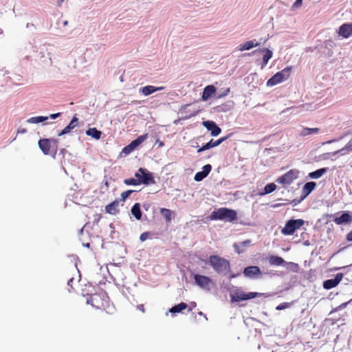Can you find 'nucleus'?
Wrapping results in <instances>:
<instances>
[{
	"label": "nucleus",
	"mask_w": 352,
	"mask_h": 352,
	"mask_svg": "<svg viewBox=\"0 0 352 352\" xmlns=\"http://www.w3.org/2000/svg\"><path fill=\"white\" fill-rule=\"evenodd\" d=\"M48 119V117L45 116H36L29 118L27 122L31 124H38L44 122Z\"/></svg>",
	"instance_id": "473e14b6"
},
{
	"label": "nucleus",
	"mask_w": 352,
	"mask_h": 352,
	"mask_svg": "<svg viewBox=\"0 0 352 352\" xmlns=\"http://www.w3.org/2000/svg\"><path fill=\"white\" fill-rule=\"evenodd\" d=\"M40 149L44 155H52L55 157L58 146V141L54 138L40 139L38 142Z\"/></svg>",
	"instance_id": "7ed1b4c3"
},
{
	"label": "nucleus",
	"mask_w": 352,
	"mask_h": 352,
	"mask_svg": "<svg viewBox=\"0 0 352 352\" xmlns=\"http://www.w3.org/2000/svg\"><path fill=\"white\" fill-rule=\"evenodd\" d=\"M299 170L297 169H291L282 176L279 177L276 182L283 186L290 185L295 179L298 177Z\"/></svg>",
	"instance_id": "1a4fd4ad"
},
{
	"label": "nucleus",
	"mask_w": 352,
	"mask_h": 352,
	"mask_svg": "<svg viewBox=\"0 0 352 352\" xmlns=\"http://www.w3.org/2000/svg\"><path fill=\"white\" fill-rule=\"evenodd\" d=\"M291 69V67H287L277 72L267 80V85L272 87L287 80L290 76Z\"/></svg>",
	"instance_id": "423d86ee"
},
{
	"label": "nucleus",
	"mask_w": 352,
	"mask_h": 352,
	"mask_svg": "<svg viewBox=\"0 0 352 352\" xmlns=\"http://www.w3.org/2000/svg\"><path fill=\"white\" fill-rule=\"evenodd\" d=\"M304 224L305 221L303 219H290L286 222L285 227L281 230V233L285 236L292 235Z\"/></svg>",
	"instance_id": "39448f33"
},
{
	"label": "nucleus",
	"mask_w": 352,
	"mask_h": 352,
	"mask_svg": "<svg viewBox=\"0 0 352 352\" xmlns=\"http://www.w3.org/2000/svg\"><path fill=\"white\" fill-rule=\"evenodd\" d=\"M257 50H254V52H252V54H254V52H256Z\"/></svg>",
	"instance_id": "603ef678"
},
{
	"label": "nucleus",
	"mask_w": 352,
	"mask_h": 352,
	"mask_svg": "<svg viewBox=\"0 0 352 352\" xmlns=\"http://www.w3.org/2000/svg\"><path fill=\"white\" fill-rule=\"evenodd\" d=\"M137 308L142 311V312H144V305H138Z\"/></svg>",
	"instance_id": "37998d69"
},
{
	"label": "nucleus",
	"mask_w": 352,
	"mask_h": 352,
	"mask_svg": "<svg viewBox=\"0 0 352 352\" xmlns=\"http://www.w3.org/2000/svg\"><path fill=\"white\" fill-rule=\"evenodd\" d=\"M131 213L137 220L142 218V211L140 209V204L139 203L135 204L131 208Z\"/></svg>",
	"instance_id": "bb28decb"
},
{
	"label": "nucleus",
	"mask_w": 352,
	"mask_h": 352,
	"mask_svg": "<svg viewBox=\"0 0 352 352\" xmlns=\"http://www.w3.org/2000/svg\"><path fill=\"white\" fill-rule=\"evenodd\" d=\"M86 134L96 140H99L101 138L102 132L96 128H89L87 130Z\"/></svg>",
	"instance_id": "cd10ccee"
},
{
	"label": "nucleus",
	"mask_w": 352,
	"mask_h": 352,
	"mask_svg": "<svg viewBox=\"0 0 352 352\" xmlns=\"http://www.w3.org/2000/svg\"><path fill=\"white\" fill-rule=\"evenodd\" d=\"M164 89V87H155L152 85H147L141 89V92L144 96H148L157 91Z\"/></svg>",
	"instance_id": "aec40b11"
},
{
	"label": "nucleus",
	"mask_w": 352,
	"mask_h": 352,
	"mask_svg": "<svg viewBox=\"0 0 352 352\" xmlns=\"http://www.w3.org/2000/svg\"><path fill=\"white\" fill-rule=\"evenodd\" d=\"M351 217L346 212L343 213L340 217H337L333 219V221L338 225L349 223L351 221Z\"/></svg>",
	"instance_id": "4be33fe9"
},
{
	"label": "nucleus",
	"mask_w": 352,
	"mask_h": 352,
	"mask_svg": "<svg viewBox=\"0 0 352 352\" xmlns=\"http://www.w3.org/2000/svg\"><path fill=\"white\" fill-rule=\"evenodd\" d=\"M63 24H64V25H67V21H65Z\"/></svg>",
	"instance_id": "8fccbe9b"
},
{
	"label": "nucleus",
	"mask_w": 352,
	"mask_h": 352,
	"mask_svg": "<svg viewBox=\"0 0 352 352\" xmlns=\"http://www.w3.org/2000/svg\"><path fill=\"white\" fill-rule=\"evenodd\" d=\"M258 43H254L253 41H249L245 42L244 44L239 45V50L242 52L244 50H249L254 47L258 46Z\"/></svg>",
	"instance_id": "7c9ffc66"
},
{
	"label": "nucleus",
	"mask_w": 352,
	"mask_h": 352,
	"mask_svg": "<svg viewBox=\"0 0 352 352\" xmlns=\"http://www.w3.org/2000/svg\"><path fill=\"white\" fill-rule=\"evenodd\" d=\"M195 283L202 289H209L210 285L212 284V280L206 276L195 274L194 276Z\"/></svg>",
	"instance_id": "9b49d317"
},
{
	"label": "nucleus",
	"mask_w": 352,
	"mask_h": 352,
	"mask_svg": "<svg viewBox=\"0 0 352 352\" xmlns=\"http://www.w3.org/2000/svg\"><path fill=\"white\" fill-rule=\"evenodd\" d=\"M188 307L187 304L185 302H181L177 305L173 306L169 311L170 313H179L182 310L186 309Z\"/></svg>",
	"instance_id": "2f4dec72"
},
{
	"label": "nucleus",
	"mask_w": 352,
	"mask_h": 352,
	"mask_svg": "<svg viewBox=\"0 0 352 352\" xmlns=\"http://www.w3.org/2000/svg\"><path fill=\"white\" fill-rule=\"evenodd\" d=\"M230 88H227V89L224 91V92H223V94H221L220 96H219V98H221V97H223V96H227V95L229 94V92H230Z\"/></svg>",
	"instance_id": "58836bf2"
},
{
	"label": "nucleus",
	"mask_w": 352,
	"mask_h": 352,
	"mask_svg": "<svg viewBox=\"0 0 352 352\" xmlns=\"http://www.w3.org/2000/svg\"><path fill=\"white\" fill-rule=\"evenodd\" d=\"M216 89L213 85H208L205 87L203 94L202 99L204 100H206L209 98L213 94H214Z\"/></svg>",
	"instance_id": "b1692460"
},
{
	"label": "nucleus",
	"mask_w": 352,
	"mask_h": 352,
	"mask_svg": "<svg viewBox=\"0 0 352 352\" xmlns=\"http://www.w3.org/2000/svg\"><path fill=\"white\" fill-rule=\"evenodd\" d=\"M3 30L0 28V35L3 34Z\"/></svg>",
	"instance_id": "de8ad7c7"
},
{
	"label": "nucleus",
	"mask_w": 352,
	"mask_h": 352,
	"mask_svg": "<svg viewBox=\"0 0 352 352\" xmlns=\"http://www.w3.org/2000/svg\"><path fill=\"white\" fill-rule=\"evenodd\" d=\"M258 51L264 53L263 56V65L261 67L263 69L267 64L269 60L272 57L273 53L270 50L267 48L260 49Z\"/></svg>",
	"instance_id": "412c9836"
},
{
	"label": "nucleus",
	"mask_w": 352,
	"mask_h": 352,
	"mask_svg": "<svg viewBox=\"0 0 352 352\" xmlns=\"http://www.w3.org/2000/svg\"><path fill=\"white\" fill-rule=\"evenodd\" d=\"M276 188V186L274 183H270L267 184L264 188V193L263 194H269L274 192Z\"/></svg>",
	"instance_id": "72a5a7b5"
},
{
	"label": "nucleus",
	"mask_w": 352,
	"mask_h": 352,
	"mask_svg": "<svg viewBox=\"0 0 352 352\" xmlns=\"http://www.w3.org/2000/svg\"><path fill=\"white\" fill-rule=\"evenodd\" d=\"M211 219L232 222L237 219V213L234 210L227 208H221L218 210H214L211 213Z\"/></svg>",
	"instance_id": "20e7f679"
},
{
	"label": "nucleus",
	"mask_w": 352,
	"mask_h": 352,
	"mask_svg": "<svg viewBox=\"0 0 352 352\" xmlns=\"http://www.w3.org/2000/svg\"><path fill=\"white\" fill-rule=\"evenodd\" d=\"M268 261L270 265L280 266L283 265L285 261L284 259L278 256H270L268 258Z\"/></svg>",
	"instance_id": "5701e85b"
},
{
	"label": "nucleus",
	"mask_w": 352,
	"mask_h": 352,
	"mask_svg": "<svg viewBox=\"0 0 352 352\" xmlns=\"http://www.w3.org/2000/svg\"><path fill=\"white\" fill-rule=\"evenodd\" d=\"M257 50H254V52H252V54H254V52H256Z\"/></svg>",
	"instance_id": "864d4df0"
},
{
	"label": "nucleus",
	"mask_w": 352,
	"mask_h": 352,
	"mask_svg": "<svg viewBox=\"0 0 352 352\" xmlns=\"http://www.w3.org/2000/svg\"><path fill=\"white\" fill-rule=\"evenodd\" d=\"M228 136L229 135L221 138H219V140H214L212 139L210 140L208 143H206L205 145H204L201 148H199L197 150V153H201V152H202L204 151H206V150L210 149L211 148L215 147L217 146H219L223 142L226 140L228 138Z\"/></svg>",
	"instance_id": "f8f14e48"
},
{
	"label": "nucleus",
	"mask_w": 352,
	"mask_h": 352,
	"mask_svg": "<svg viewBox=\"0 0 352 352\" xmlns=\"http://www.w3.org/2000/svg\"><path fill=\"white\" fill-rule=\"evenodd\" d=\"M346 239L348 241H352V231L348 233Z\"/></svg>",
	"instance_id": "a19ab883"
},
{
	"label": "nucleus",
	"mask_w": 352,
	"mask_h": 352,
	"mask_svg": "<svg viewBox=\"0 0 352 352\" xmlns=\"http://www.w3.org/2000/svg\"><path fill=\"white\" fill-rule=\"evenodd\" d=\"M327 168H322L309 173V177L312 179H318L327 173Z\"/></svg>",
	"instance_id": "c756f323"
},
{
	"label": "nucleus",
	"mask_w": 352,
	"mask_h": 352,
	"mask_svg": "<svg viewBox=\"0 0 352 352\" xmlns=\"http://www.w3.org/2000/svg\"><path fill=\"white\" fill-rule=\"evenodd\" d=\"M316 184L314 182H309L305 184L302 188L303 194L307 196L311 192V191L315 188Z\"/></svg>",
	"instance_id": "c85d7f7f"
},
{
	"label": "nucleus",
	"mask_w": 352,
	"mask_h": 352,
	"mask_svg": "<svg viewBox=\"0 0 352 352\" xmlns=\"http://www.w3.org/2000/svg\"><path fill=\"white\" fill-rule=\"evenodd\" d=\"M148 134H144L138 137L135 140H133L129 145L123 148L122 153L125 155L130 154L133 152L140 144L146 140Z\"/></svg>",
	"instance_id": "9d476101"
},
{
	"label": "nucleus",
	"mask_w": 352,
	"mask_h": 352,
	"mask_svg": "<svg viewBox=\"0 0 352 352\" xmlns=\"http://www.w3.org/2000/svg\"><path fill=\"white\" fill-rule=\"evenodd\" d=\"M124 184L127 186H138L139 185V181L135 178H129L124 180Z\"/></svg>",
	"instance_id": "f704fd0d"
},
{
	"label": "nucleus",
	"mask_w": 352,
	"mask_h": 352,
	"mask_svg": "<svg viewBox=\"0 0 352 352\" xmlns=\"http://www.w3.org/2000/svg\"><path fill=\"white\" fill-rule=\"evenodd\" d=\"M260 296H261V293L253 292L245 293L237 289L230 294V298L232 302H240L242 300L252 299Z\"/></svg>",
	"instance_id": "6e6552de"
},
{
	"label": "nucleus",
	"mask_w": 352,
	"mask_h": 352,
	"mask_svg": "<svg viewBox=\"0 0 352 352\" xmlns=\"http://www.w3.org/2000/svg\"><path fill=\"white\" fill-rule=\"evenodd\" d=\"M135 177L139 181V184L150 185L155 183L152 173L144 168H140L135 173Z\"/></svg>",
	"instance_id": "0eeeda50"
},
{
	"label": "nucleus",
	"mask_w": 352,
	"mask_h": 352,
	"mask_svg": "<svg viewBox=\"0 0 352 352\" xmlns=\"http://www.w3.org/2000/svg\"><path fill=\"white\" fill-rule=\"evenodd\" d=\"M320 131L319 128H308V127H302V131H300V135L301 136H307L311 134H316Z\"/></svg>",
	"instance_id": "a878e982"
},
{
	"label": "nucleus",
	"mask_w": 352,
	"mask_h": 352,
	"mask_svg": "<svg viewBox=\"0 0 352 352\" xmlns=\"http://www.w3.org/2000/svg\"><path fill=\"white\" fill-rule=\"evenodd\" d=\"M60 115V113H53L50 116V118L52 119H56V118L59 117Z\"/></svg>",
	"instance_id": "ea45409f"
},
{
	"label": "nucleus",
	"mask_w": 352,
	"mask_h": 352,
	"mask_svg": "<svg viewBox=\"0 0 352 352\" xmlns=\"http://www.w3.org/2000/svg\"><path fill=\"white\" fill-rule=\"evenodd\" d=\"M78 118L74 116L69 124L65 126L60 133H58V135L60 136L69 133L72 129H74L78 125Z\"/></svg>",
	"instance_id": "6ab92c4d"
},
{
	"label": "nucleus",
	"mask_w": 352,
	"mask_h": 352,
	"mask_svg": "<svg viewBox=\"0 0 352 352\" xmlns=\"http://www.w3.org/2000/svg\"><path fill=\"white\" fill-rule=\"evenodd\" d=\"M289 305H290L289 302H283L276 307V309L277 310H283V309L288 308L289 307Z\"/></svg>",
	"instance_id": "e433bc0d"
},
{
	"label": "nucleus",
	"mask_w": 352,
	"mask_h": 352,
	"mask_svg": "<svg viewBox=\"0 0 352 352\" xmlns=\"http://www.w3.org/2000/svg\"><path fill=\"white\" fill-rule=\"evenodd\" d=\"M18 133H26V129H19L18 130Z\"/></svg>",
	"instance_id": "a18cd8bd"
},
{
	"label": "nucleus",
	"mask_w": 352,
	"mask_h": 352,
	"mask_svg": "<svg viewBox=\"0 0 352 352\" xmlns=\"http://www.w3.org/2000/svg\"><path fill=\"white\" fill-rule=\"evenodd\" d=\"M73 280H74V278H70V279L69 280V281H68V285H72V283L73 282Z\"/></svg>",
	"instance_id": "49530a36"
},
{
	"label": "nucleus",
	"mask_w": 352,
	"mask_h": 352,
	"mask_svg": "<svg viewBox=\"0 0 352 352\" xmlns=\"http://www.w3.org/2000/svg\"><path fill=\"white\" fill-rule=\"evenodd\" d=\"M249 243H250V241H244V242H243V243H244V244H245V245H246V244H248Z\"/></svg>",
	"instance_id": "09e8293b"
},
{
	"label": "nucleus",
	"mask_w": 352,
	"mask_h": 352,
	"mask_svg": "<svg viewBox=\"0 0 352 352\" xmlns=\"http://www.w3.org/2000/svg\"><path fill=\"white\" fill-rule=\"evenodd\" d=\"M211 169H212V166L210 164H206V165L204 166L202 168V170L200 172H197L195 174V175L194 177V179L196 182H200V181L203 180L210 173V172L211 171Z\"/></svg>",
	"instance_id": "2eb2a0df"
},
{
	"label": "nucleus",
	"mask_w": 352,
	"mask_h": 352,
	"mask_svg": "<svg viewBox=\"0 0 352 352\" xmlns=\"http://www.w3.org/2000/svg\"><path fill=\"white\" fill-rule=\"evenodd\" d=\"M203 125L209 131H211L212 136H217L221 133V129L213 121H204Z\"/></svg>",
	"instance_id": "ddd939ff"
},
{
	"label": "nucleus",
	"mask_w": 352,
	"mask_h": 352,
	"mask_svg": "<svg viewBox=\"0 0 352 352\" xmlns=\"http://www.w3.org/2000/svg\"><path fill=\"white\" fill-rule=\"evenodd\" d=\"M133 192V190H126L124 192H122L121 193V199L122 201H124Z\"/></svg>",
	"instance_id": "c9c22d12"
},
{
	"label": "nucleus",
	"mask_w": 352,
	"mask_h": 352,
	"mask_svg": "<svg viewBox=\"0 0 352 352\" xmlns=\"http://www.w3.org/2000/svg\"><path fill=\"white\" fill-rule=\"evenodd\" d=\"M160 213L167 223L170 222L174 216V213L172 210L164 208L160 209Z\"/></svg>",
	"instance_id": "393cba45"
},
{
	"label": "nucleus",
	"mask_w": 352,
	"mask_h": 352,
	"mask_svg": "<svg viewBox=\"0 0 352 352\" xmlns=\"http://www.w3.org/2000/svg\"><path fill=\"white\" fill-rule=\"evenodd\" d=\"M87 303L97 309L104 310L107 313H111L114 309L109 302L108 296L104 294H94L87 298Z\"/></svg>",
	"instance_id": "f257e3e1"
},
{
	"label": "nucleus",
	"mask_w": 352,
	"mask_h": 352,
	"mask_svg": "<svg viewBox=\"0 0 352 352\" xmlns=\"http://www.w3.org/2000/svg\"><path fill=\"white\" fill-rule=\"evenodd\" d=\"M352 34V24L344 23L340 26L339 34L344 38H348Z\"/></svg>",
	"instance_id": "f3484780"
},
{
	"label": "nucleus",
	"mask_w": 352,
	"mask_h": 352,
	"mask_svg": "<svg viewBox=\"0 0 352 352\" xmlns=\"http://www.w3.org/2000/svg\"><path fill=\"white\" fill-rule=\"evenodd\" d=\"M261 274V270L258 266H249L245 267L243 270V274L249 278H253Z\"/></svg>",
	"instance_id": "dca6fc26"
},
{
	"label": "nucleus",
	"mask_w": 352,
	"mask_h": 352,
	"mask_svg": "<svg viewBox=\"0 0 352 352\" xmlns=\"http://www.w3.org/2000/svg\"><path fill=\"white\" fill-rule=\"evenodd\" d=\"M210 265L219 274H227L230 272V261L218 255H210L208 258Z\"/></svg>",
	"instance_id": "f03ea898"
},
{
	"label": "nucleus",
	"mask_w": 352,
	"mask_h": 352,
	"mask_svg": "<svg viewBox=\"0 0 352 352\" xmlns=\"http://www.w3.org/2000/svg\"><path fill=\"white\" fill-rule=\"evenodd\" d=\"M118 206L119 201L117 199L114 200L113 202L105 206V211L107 213L110 214H116L119 212Z\"/></svg>",
	"instance_id": "a211bd4d"
},
{
	"label": "nucleus",
	"mask_w": 352,
	"mask_h": 352,
	"mask_svg": "<svg viewBox=\"0 0 352 352\" xmlns=\"http://www.w3.org/2000/svg\"><path fill=\"white\" fill-rule=\"evenodd\" d=\"M226 104H222L221 106H219L218 108L220 109V111H225L226 109H225V107H226Z\"/></svg>",
	"instance_id": "c03bdc74"
},
{
	"label": "nucleus",
	"mask_w": 352,
	"mask_h": 352,
	"mask_svg": "<svg viewBox=\"0 0 352 352\" xmlns=\"http://www.w3.org/2000/svg\"><path fill=\"white\" fill-rule=\"evenodd\" d=\"M87 247H89V243L86 244Z\"/></svg>",
	"instance_id": "3c124183"
},
{
	"label": "nucleus",
	"mask_w": 352,
	"mask_h": 352,
	"mask_svg": "<svg viewBox=\"0 0 352 352\" xmlns=\"http://www.w3.org/2000/svg\"><path fill=\"white\" fill-rule=\"evenodd\" d=\"M342 278V274H337L334 278L328 279L323 283L324 288L326 289H330L335 287L341 281Z\"/></svg>",
	"instance_id": "4468645a"
},
{
	"label": "nucleus",
	"mask_w": 352,
	"mask_h": 352,
	"mask_svg": "<svg viewBox=\"0 0 352 352\" xmlns=\"http://www.w3.org/2000/svg\"><path fill=\"white\" fill-rule=\"evenodd\" d=\"M148 234H149L147 232L142 233L140 236V241H146L148 239Z\"/></svg>",
	"instance_id": "4c0bfd02"
},
{
	"label": "nucleus",
	"mask_w": 352,
	"mask_h": 352,
	"mask_svg": "<svg viewBox=\"0 0 352 352\" xmlns=\"http://www.w3.org/2000/svg\"><path fill=\"white\" fill-rule=\"evenodd\" d=\"M302 3V0H296L294 3L295 6H300Z\"/></svg>",
	"instance_id": "79ce46f5"
}]
</instances>
